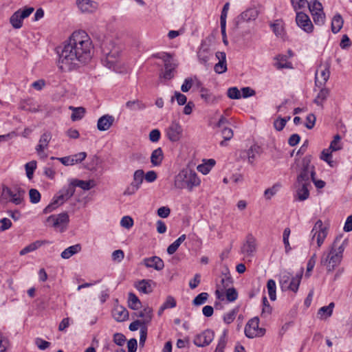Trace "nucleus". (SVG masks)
I'll return each mask as SVG.
<instances>
[{"mask_svg":"<svg viewBox=\"0 0 352 352\" xmlns=\"http://www.w3.org/2000/svg\"><path fill=\"white\" fill-rule=\"evenodd\" d=\"M47 222L55 229H58L60 232H64L69 222V217L67 212H62L58 215H50L47 219Z\"/></svg>","mask_w":352,"mask_h":352,"instance_id":"10","label":"nucleus"},{"mask_svg":"<svg viewBox=\"0 0 352 352\" xmlns=\"http://www.w3.org/2000/svg\"><path fill=\"white\" fill-rule=\"evenodd\" d=\"M330 65L328 63L321 64L316 72L315 85L316 87H324L330 76Z\"/></svg>","mask_w":352,"mask_h":352,"instance_id":"14","label":"nucleus"},{"mask_svg":"<svg viewBox=\"0 0 352 352\" xmlns=\"http://www.w3.org/2000/svg\"><path fill=\"white\" fill-rule=\"evenodd\" d=\"M291 275L289 273H284L280 276L279 283L282 290H287L291 280Z\"/></svg>","mask_w":352,"mask_h":352,"instance_id":"53","label":"nucleus"},{"mask_svg":"<svg viewBox=\"0 0 352 352\" xmlns=\"http://www.w3.org/2000/svg\"><path fill=\"white\" fill-rule=\"evenodd\" d=\"M201 98L208 104L216 103L217 100L215 96H214L208 89L201 87L200 89Z\"/></svg>","mask_w":352,"mask_h":352,"instance_id":"37","label":"nucleus"},{"mask_svg":"<svg viewBox=\"0 0 352 352\" xmlns=\"http://www.w3.org/2000/svg\"><path fill=\"white\" fill-rule=\"evenodd\" d=\"M334 302H331L327 306H324L320 308L318 311L317 315L320 319H326L332 315L333 309L334 308Z\"/></svg>","mask_w":352,"mask_h":352,"instance_id":"31","label":"nucleus"},{"mask_svg":"<svg viewBox=\"0 0 352 352\" xmlns=\"http://www.w3.org/2000/svg\"><path fill=\"white\" fill-rule=\"evenodd\" d=\"M256 251V240L255 237L249 234L245 238V241L241 248V253L245 258H252Z\"/></svg>","mask_w":352,"mask_h":352,"instance_id":"16","label":"nucleus"},{"mask_svg":"<svg viewBox=\"0 0 352 352\" xmlns=\"http://www.w3.org/2000/svg\"><path fill=\"white\" fill-rule=\"evenodd\" d=\"M265 333V329L259 327V318L254 317L249 320L245 327V334L249 338L261 337Z\"/></svg>","mask_w":352,"mask_h":352,"instance_id":"11","label":"nucleus"},{"mask_svg":"<svg viewBox=\"0 0 352 352\" xmlns=\"http://www.w3.org/2000/svg\"><path fill=\"white\" fill-rule=\"evenodd\" d=\"M52 133L49 131L43 133L38 140V144L36 145L35 149L37 154L41 157H46L47 155L44 154V151L47 148L48 144L52 139Z\"/></svg>","mask_w":352,"mask_h":352,"instance_id":"20","label":"nucleus"},{"mask_svg":"<svg viewBox=\"0 0 352 352\" xmlns=\"http://www.w3.org/2000/svg\"><path fill=\"white\" fill-rule=\"evenodd\" d=\"M248 162L252 164L255 159L260 155V147L256 145L252 146L247 152Z\"/></svg>","mask_w":352,"mask_h":352,"instance_id":"42","label":"nucleus"},{"mask_svg":"<svg viewBox=\"0 0 352 352\" xmlns=\"http://www.w3.org/2000/svg\"><path fill=\"white\" fill-rule=\"evenodd\" d=\"M87 157L85 152H80L75 155L57 158L65 166H72L82 162Z\"/></svg>","mask_w":352,"mask_h":352,"instance_id":"21","label":"nucleus"},{"mask_svg":"<svg viewBox=\"0 0 352 352\" xmlns=\"http://www.w3.org/2000/svg\"><path fill=\"white\" fill-rule=\"evenodd\" d=\"M214 338V331L206 329L199 334H197L193 340L194 344L199 347H204L209 345Z\"/></svg>","mask_w":352,"mask_h":352,"instance_id":"18","label":"nucleus"},{"mask_svg":"<svg viewBox=\"0 0 352 352\" xmlns=\"http://www.w3.org/2000/svg\"><path fill=\"white\" fill-rule=\"evenodd\" d=\"M142 263L146 267L153 268L157 271H160L164 267V263L162 259L156 256L144 258Z\"/></svg>","mask_w":352,"mask_h":352,"instance_id":"23","label":"nucleus"},{"mask_svg":"<svg viewBox=\"0 0 352 352\" xmlns=\"http://www.w3.org/2000/svg\"><path fill=\"white\" fill-rule=\"evenodd\" d=\"M164 159V153L162 149L159 147L155 149L151 155V162L154 166H160Z\"/></svg>","mask_w":352,"mask_h":352,"instance_id":"30","label":"nucleus"},{"mask_svg":"<svg viewBox=\"0 0 352 352\" xmlns=\"http://www.w3.org/2000/svg\"><path fill=\"white\" fill-rule=\"evenodd\" d=\"M144 176V173L143 170L139 169L134 172L133 176V181L131 183L134 184L135 185L138 186L139 188H140V186L142 183L143 182Z\"/></svg>","mask_w":352,"mask_h":352,"instance_id":"52","label":"nucleus"},{"mask_svg":"<svg viewBox=\"0 0 352 352\" xmlns=\"http://www.w3.org/2000/svg\"><path fill=\"white\" fill-rule=\"evenodd\" d=\"M3 192L7 197L9 201L15 205L21 204L25 195V191L22 188L14 186L11 188L5 187L3 189Z\"/></svg>","mask_w":352,"mask_h":352,"instance_id":"9","label":"nucleus"},{"mask_svg":"<svg viewBox=\"0 0 352 352\" xmlns=\"http://www.w3.org/2000/svg\"><path fill=\"white\" fill-rule=\"evenodd\" d=\"M93 45L83 30L73 32L59 53L58 66L62 72H69L87 63L91 58Z\"/></svg>","mask_w":352,"mask_h":352,"instance_id":"1","label":"nucleus"},{"mask_svg":"<svg viewBox=\"0 0 352 352\" xmlns=\"http://www.w3.org/2000/svg\"><path fill=\"white\" fill-rule=\"evenodd\" d=\"M239 311V307H236L230 311L226 313L223 317V322L227 324L232 323L234 320Z\"/></svg>","mask_w":352,"mask_h":352,"instance_id":"47","label":"nucleus"},{"mask_svg":"<svg viewBox=\"0 0 352 352\" xmlns=\"http://www.w3.org/2000/svg\"><path fill=\"white\" fill-rule=\"evenodd\" d=\"M34 10V8L32 7H25L23 10H16L10 18V24L15 29L21 28L23 19L28 17Z\"/></svg>","mask_w":352,"mask_h":352,"instance_id":"12","label":"nucleus"},{"mask_svg":"<svg viewBox=\"0 0 352 352\" xmlns=\"http://www.w3.org/2000/svg\"><path fill=\"white\" fill-rule=\"evenodd\" d=\"M309 9L314 23L318 25H323L324 23L325 14L322 3L317 0H314L311 1V5H309Z\"/></svg>","mask_w":352,"mask_h":352,"instance_id":"13","label":"nucleus"},{"mask_svg":"<svg viewBox=\"0 0 352 352\" xmlns=\"http://www.w3.org/2000/svg\"><path fill=\"white\" fill-rule=\"evenodd\" d=\"M221 285L217 284V289L215 291L216 298L220 300H224L225 295L228 302H234L238 298V292L234 287H230L226 289L228 286V283H231L230 278L225 279L221 278Z\"/></svg>","mask_w":352,"mask_h":352,"instance_id":"6","label":"nucleus"},{"mask_svg":"<svg viewBox=\"0 0 352 352\" xmlns=\"http://www.w3.org/2000/svg\"><path fill=\"white\" fill-rule=\"evenodd\" d=\"M208 296V294L206 292H202L198 294L192 300V304L195 306L204 304L207 301Z\"/></svg>","mask_w":352,"mask_h":352,"instance_id":"54","label":"nucleus"},{"mask_svg":"<svg viewBox=\"0 0 352 352\" xmlns=\"http://www.w3.org/2000/svg\"><path fill=\"white\" fill-rule=\"evenodd\" d=\"M258 15V11L255 8H250L243 12L238 17V22L255 20Z\"/></svg>","mask_w":352,"mask_h":352,"instance_id":"26","label":"nucleus"},{"mask_svg":"<svg viewBox=\"0 0 352 352\" xmlns=\"http://www.w3.org/2000/svg\"><path fill=\"white\" fill-rule=\"evenodd\" d=\"M128 306L133 310H138L142 307V302L138 296L130 292L128 297Z\"/></svg>","mask_w":352,"mask_h":352,"instance_id":"40","label":"nucleus"},{"mask_svg":"<svg viewBox=\"0 0 352 352\" xmlns=\"http://www.w3.org/2000/svg\"><path fill=\"white\" fill-rule=\"evenodd\" d=\"M267 288L269 294V297L271 300H275L276 299V282L273 279H270L267 283Z\"/></svg>","mask_w":352,"mask_h":352,"instance_id":"48","label":"nucleus"},{"mask_svg":"<svg viewBox=\"0 0 352 352\" xmlns=\"http://www.w3.org/2000/svg\"><path fill=\"white\" fill-rule=\"evenodd\" d=\"M227 336H228V330H224L222 335L220 336L217 346L215 349L214 352H224V349L227 344Z\"/></svg>","mask_w":352,"mask_h":352,"instance_id":"45","label":"nucleus"},{"mask_svg":"<svg viewBox=\"0 0 352 352\" xmlns=\"http://www.w3.org/2000/svg\"><path fill=\"white\" fill-rule=\"evenodd\" d=\"M113 318L118 322H123L128 319L129 311L122 306H116L112 311Z\"/></svg>","mask_w":352,"mask_h":352,"instance_id":"25","label":"nucleus"},{"mask_svg":"<svg viewBox=\"0 0 352 352\" xmlns=\"http://www.w3.org/2000/svg\"><path fill=\"white\" fill-rule=\"evenodd\" d=\"M342 236H338L334 240L330 250L324 252L320 258V265L324 266L328 272H332L339 265L342 257L345 246L348 245V239H344L340 243Z\"/></svg>","mask_w":352,"mask_h":352,"instance_id":"2","label":"nucleus"},{"mask_svg":"<svg viewBox=\"0 0 352 352\" xmlns=\"http://www.w3.org/2000/svg\"><path fill=\"white\" fill-rule=\"evenodd\" d=\"M155 56L157 58L162 59L164 63V72L160 74L161 78L166 80H170L174 77V71L177 65L172 58L171 55L168 53L162 52L157 54Z\"/></svg>","mask_w":352,"mask_h":352,"instance_id":"7","label":"nucleus"},{"mask_svg":"<svg viewBox=\"0 0 352 352\" xmlns=\"http://www.w3.org/2000/svg\"><path fill=\"white\" fill-rule=\"evenodd\" d=\"M296 22L298 26L307 33L313 32L314 25L307 14L302 12H297Z\"/></svg>","mask_w":352,"mask_h":352,"instance_id":"19","label":"nucleus"},{"mask_svg":"<svg viewBox=\"0 0 352 352\" xmlns=\"http://www.w3.org/2000/svg\"><path fill=\"white\" fill-rule=\"evenodd\" d=\"M135 288L143 294L151 293L153 289L150 284V280L143 279L138 281L135 285Z\"/></svg>","mask_w":352,"mask_h":352,"instance_id":"36","label":"nucleus"},{"mask_svg":"<svg viewBox=\"0 0 352 352\" xmlns=\"http://www.w3.org/2000/svg\"><path fill=\"white\" fill-rule=\"evenodd\" d=\"M332 152L329 148L324 149L321 153L320 159L326 162L331 167H334L336 162L332 160Z\"/></svg>","mask_w":352,"mask_h":352,"instance_id":"46","label":"nucleus"},{"mask_svg":"<svg viewBox=\"0 0 352 352\" xmlns=\"http://www.w3.org/2000/svg\"><path fill=\"white\" fill-rule=\"evenodd\" d=\"M183 133L181 124L177 121H173L166 129V135L172 142H178Z\"/></svg>","mask_w":352,"mask_h":352,"instance_id":"17","label":"nucleus"},{"mask_svg":"<svg viewBox=\"0 0 352 352\" xmlns=\"http://www.w3.org/2000/svg\"><path fill=\"white\" fill-rule=\"evenodd\" d=\"M48 243L47 241H36L28 245L25 246L24 248H23L19 254L20 255L23 256L25 255L29 252H33L36 250H37L38 248H40L41 245Z\"/></svg>","mask_w":352,"mask_h":352,"instance_id":"32","label":"nucleus"},{"mask_svg":"<svg viewBox=\"0 0 352 352\" xmlns=\"http://www.w3.org/2000/svg\"><path fill=\"white\" fill-rule=\"evenodd\" d=\"M271 28L274 32V34L279 37H283L284 35V28L283 23L281 21L276 20L272 24H271Z\"/></svg>","mask_w":352,"mask_h":352,"instance_id":"49","label":"nucleus"},{"mask_svg":"<svg viewBox=\"0 0 352 352\" xmlns=\"http://www.w3.org/2000/svg\"><path fill=\"white\" fill-rule=\"evenodd\" d=\"M70 109L73 110V112L71 116V118L72 121H76L81 120L85 113V109L83 107H72Z\"/></svg>","mask_w":352,"mask_h":352,"instance_id":"50","label":"nucleus"},{"mask_svg":"<svg viewBox=\"0 0 352 352\" xmlns=\"http://www.w3.org/2000/svg\"><path fill=\"white\" fill-rule=\"evenodd\" d=\"M340 140L341 137L340 135H335L333 140L331 142L329 148L331 149V151H337L341 149Z\"/></svg>","mask_w":352,"mask_h":352,"instance_id":"57","label":"nucleus"},{"mask_svg":"<svg viewBox=\"0 0 352 352\" xmlns=\"http://www.w3.org/2000/svg\"><path fill=\"white\" fill-rule=\"evenodd\" d=\"M101 50L103 54L102 62L104 66L116 72H120L118 65L122 48L114 40L107 38L101 44Z\"/></svg>","mask_w":352,"mask_h":352,"instance_id":"3","label":"nucleus"},{"mask_svg":"<svg viewBox=\"0 0 352 352\" xmlns=\"http://www.w3.org/2000/svg\"><path fill=\"white\" fill-rule=\"evenodd\" d=\"M200 184V179L195 172L190 170H182L176 177L175 185L178 188L186 187L189 190Z\"/></svg>","mask_w":352,"mask_h":352,"instance_id":"4","label":"nucleus"},{"mask_svg":"<svg viewBox=\"0 0 352 352\" xmlns=\"http://www.w3.org/2000/svg\"><path fill=\"white\" fill-rule=\"evenodd\" d=\"M291 3L295 10L309 7V5L311 4V2L309 3L307 0H291Z\"/></svg>","mask_w":352,"mask_h":352,"instance_id":"56","label":"nucleus"},{"mask_svg":"<svg viewBox=\"0 0 352 352\" xmlns=\"http://www.w3.org/2000/svg\"><path fill=\"white\" fill-rule=\"evenodd\" d=\"M276 63H274V66L278 69H291L292 68V65L291 62L287 60V58L285 55H278L276 58Z\"/></svg>","mask_w":352,"mask_h":352,"instance_id":"29","label":"nucleus"},{"mask_svg":"<svg viewBox=\"0 0 352 352\" xmlns=\"http://www.w3.org/2000/svg\"><path fill=\"white\" fill-rule=\"evenodd\" d=\"M215 164V160L213 159L208 160V161L202 164H200L197 166V170L199 172L201 173L204 175H207L212 168Z\"/></svg>","mask_w":352,"mask_h":352,"instance_id":"44","label":"nucleus"},{"mask_svg":"<svg viewBox=\"0 0 352 352\" xmlns=\"http://www.w3.org/2000/svg\"><path fill=\"white\" fill-rule=\"evenodd\" d=\"M30 200L32 204H37L41 199L40 192L34 188H32L29 191Z\"/></svg>","mask_w":352,"mask_h":352,"instance_id":"60","label":"nucleus"},{"mask_svg":"<svg viewBox=\"0 0 352 352\" xmlns=\"http://www.w3.org/2000/svg\"><path fill=\"white\" fill-rule=\"evenodd\" d=\"M115 118L113 116L105 114L101 116L97 122V129L100 131L109 130L113 124Z\"/></svg>","mask_w":352,"mask_h":352,"instance_id":"22","label":"nucleus"},{"mask_svg":"<svg viewBox=\"0 0 352 352\" xmlns=\"http://www.w3.org/2000/svg\"><path fill=\"white\" fill-rule=\"evenodd\" d=\"M175 99L177 100L179 105H184L187 101L186 96L179 91H175L174 96L171 98V102H173Z\"/></svg>","mask_w":352,"mask_h":352,"instance_id":"58","label":"nucleus"},{"mask_svg":"<svg viewBox=\"0 0 352 352\" xmlns=\"http://www.w3.org/2000/svg\"><path fill=\"white\" fill-rule=\"evenodd\" d=\"M280 185L278 184H274L272 188H267L265 190L264 195L267 199H270L278 191Z\"/></svg>","mask_w":352,"mask_h":352,"instance_id":"61","label":"nucleus"},{"mask_svg":"<svg viewBox=\"0 0 352 352\" xmlns=\"http://www.w3.org/2000/svg\"><path fill=\"white\" fill-rule=\"evenodd\" d=\"M69 184L73 186V189H75V187H79L85 190H89L94 186V181L92 180L84 181L74 179L71 180Z\"/></svg>","mask_w":352,"mask_h":352,"instance_id":"28","label":"nucleus"},{"mask_svg":"<svg viewBox=\"0 0 352 352\" xmlns=\"http://www.w3.org/2000/svg\"><path fill=\"white\" fill-rule=\"evenodd\" d=\"M27 177L29 179L33 177L34 170L36 168V162L31 161L25 165Z\"/></svg>","mask_w":352,"mask_h":352,"instance_id":"55","label":"nucleus"},{"mask_svg":"<svg viewBox=\"0 0 352 352\" xmlns=\"http://www.w3.org/2000/svg\"><path fill=\"white\" fill-rule=\"evenodd\" d=\"M301 278H302V274L300 275H296L294 277H292L291 278V280L288 285L287 289L292 290L294 292H296L298 289V287L300 283Z\"/></svg>","mask_w":352,"mask_h":352,"instance_id":"51","label":"nucleus"},{"mask_svg":"<svg viewBox=\"0 0 352 352\" xmlns=\"http://www.w3.org/2000/svg\"><path fill=\"white\" fill-rule=\"evenodd\" d=\"M309 186H310V184L296 183V197L299 201H304L309 197V191L308 190Z\"/></svg>","mask_w":352,"mask_h":352,"instance_id":"27","label":"nucleus"},{"mask_svg":"<svg viewBox=\"0 0 352 352\" xmlns=\"http://www.w3.org/2000/svg\"><path fill=\"white\" fill-rule=\"evenodd\" d=\"M79 9L83 12H92L95 8L94 2L90 0H76Z\"/></svg>","mask_w":352,"mask_h":352,"instance_id":"34","label":"nucleus"},{"mask_svg":"<svg viewBox=\"0 0 352 352\" xmlns=\"http://www.w3.org/2000/svg\"><path fill=\"white\" fill-rule=\"evenodd\" d=\"M75 189L70 184L67 186L61 188L58 194L54 197L52 201L44 209L45 213H49L55 210L58 206L62 205L74 194Z\"/></svg>","mask_w":352,"mask_h":352,"instance_id":"5","label":"nucleus"},{"mask_svg":"<svg viewBox=\"0 0 352 352\" xmlns=\"http://www.w3.org/2000/svg\"><path fill=\"white\" fill-rule=\"evenodd\" d=\"M219 62L214 67V72L217 74H223L227 71L226 54L223 52H217L215 54Z\"/></svg>","mask_w":352,"mask_h":352,"instance_id":"24","label":"nucleus"},{"mask_svg":"<svg viewBox=\"0 0 352 352\" xmlns=\"http://www.w3.org/2000/svg\"><path fill=\"white\" fill-rule=\"evenodd\" d=\"M197 56L200 63L206 65L212 56V54L208 47H204L202 45L198 51Z\"/></svg>","mask_w":352,"mask_h":352,"instance_id":"38","label":"nucleus"},{"mask_svg":"<svg viewBox=\"0 0 352 352\" xmlns=\"http://www.w3.org/2000/svg\"><path fill=\"white\" fill-rule=\"evenodd\" d=\"M34 342L37 347L42 351L47 349L50 346V342L40 338H36Z\"/></svg>","mask_w":352,"mask_h":352,"instance_id":"63","label":"nucleus"},{"mask_svg":"<svg viewBox=\"0 0 352 352\" xmlns=\"http://www.w3.org/2000/svg\"><path fill=\"white\" fill-rule=\"evenodd\" d=\"M316 258H317L316 254L314 253L311 256V258L309 259V261L307 262V272H306V274H305L306 276H309V273L311 271H312V270L314 269V267L316 265Z\"/></svg>","mask_w":352,"mask_h":352,"instance_id":"62","label":"nucleus"},{"mask_svg":"<svg viewBox=\"0 0 352 352\" xmlns=\"http://www.w3.org/2000/svg\"><path fill=\"white\" fill-rule=\"evenodd\" d=\"M186 238V234H182L173 243H171L167 248L168 254L170 255L173 254L177 251L178 248L180 246L182 243L184 241Z\"/></svg>","mask_w":352,"mask_h":352,"instance_id":"43","label":"nucleus"},{"mask_svg":"<svg viewBox=\"0 0 352 352\" xmlns=\"http://www.w3.org/2000/svg\"><path fill=\"white\" fill-rule=\"evenodd\" d=\"M126 107L130 111H140L146 107V105L140 100H129L126 103Z\"/></svg>","mask_w":352,"mask_h":352,"instance_id":"41","label":"nucleus"},{"mask_svg":"<svg viewBox=\"0 0 352 352\" xmlns=\"http://www.w3.org/2000/svg\"><path fill=\"white\" fill-rule=\"evenodd\" d=\"M316 175L314 166L311 164V161L308 157H305L302 160V167L297 177L296 183L310 184V178Z\"/></svg>","mask_w":352,"mask_h":352,"instance_id":"8","label":"nucleus"},{"mask_svg":"<svg viewBox=\"0 0 352 352\" xmlns=\"http://www.w3.org/2000/svg\"><path fill=\"white\" fill-rule=\"evenodd\" d=\"M320 90L318 92L317 96L314 100V102L318 106H322L323 102L327 100L329 95V90L325 87H320Z\"/></svg>","mask_w":352,"mask_h":352,"instance_id":"39","label":"nucleus"},{"mask_svg":"<svg viewBox=\"0 0 352 352\" xmlns=\"http://www.w3.org/2000/svg\"><path fill=\"white\" fill-rule=\"evenodd\" d=\"M227 95L228 98L235 100L239 99L241 97L240 91L236 87L229 88L227 91Z\"/></svg>","mask_w":352,"mask_h":352,"instance_id":"59","label":"nucleus"},{"mask_svg":"<svg viewBox=\"0 0 352 352\" xmlns=\"http://www.w3.org/2000/svg\"><path fill=\"white\" fill-rule=\"evenodd\" d=\"M120 225L125 228L129 229L133 225V220L129 216H124L121 219Z\"/></svg>","mask_w":352,"mask_h":352,"instance_id":"64","label":"nucleus"},{"mask_svg":"<svg viewBox=\"0 0 352 352\" xmlns=\"http://www.w3.org/2000/svg\"><path fill=\"white\" fill-rule=\"evenodd\" d=\"M81 250V245L80 244H76L66 248L61 253V257L64 259H68L75 254L78 253Z\"/></svg>","mask_w":352,"mask_h":352,"instance_id":"33","label":"nucleus"},{"mask_svg":"<svg viewBox=\"0 0 352 352\" xmlns=\"http://www.w3.org/2000/svg\"><path fill=\"white\" fill-rule=\"evenodd\" d=\"M152 312L153 309L151 307H147L137 314L138 317L143 318L142 320H141L143 326H146L151 322L153 316Z\"/></svg>","mask_w":352,"mask_h":352,"instance_id":"35","label":"nucleus"},{"mask_svg":"<svg viewBox=\"0 0 352 352\" xmlns=\"http://www.w3.org/2000/svg\"><path fill=\"white\" fill-rule=\"evenodd\" d=\"M311 234L312 235V241L316 238L318 247L320 248L327 236L328 229L327 227L323 226L322 221L319 219L316 222Z\"/></svg>","mask_w":352,"mask_h":352,"instance_id":"15","label":"nucleus"}]
</instances>
